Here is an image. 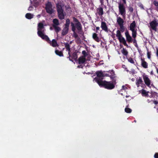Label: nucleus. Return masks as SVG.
Instances as JSON below:
<instances>
[{
    "label": "nucleus",
    "instance_id": "f257e3e1",
    "mask_svg": "<svg viewBox=\"0 0 158 158\" xmlns=\"http://www.w3.org/2000/svg\"><path fill=\"white\" fill-rule=\"evenodd\" d=\"M114 76L112 75L111 76V79L112 81H101L100 82L97 81L98 84L101 87H102L108 90L113 89L115 87V86L117 82L116 79H114Z\"/></svg>",
    "mask_w": 158,
    "mask_h": 158
},
{
    "label": "nucleus",
    "instance_id": "f03ea898",
    "mask_svg": "<svg viewBox=\"0 0 158 158\" xmlns=\"http://www.w3.org/2000/svg\"><path fill=\"white\" fill-rule=\"evenodd\" d=\"M73 19L74 23L72 22L71 23L72 31H75L76 29H77L79 34L81 35L82 36L84 35V33L82 30V25L81 23L75 17H73Z\"/></svg>",
    "mask_w": 158,
    "mask_h": 158
},
{
    "label": "nucleus",
    "instance_id": "7ed1b4c3",
    "mask_svg": "<svg viewBox=\"0 0 158 158\" xmlns=\"http://www.w3.org/2000/svg\"><path fill=\"white\" fill-rule=\"evenodd\" d=\"M56 6L58 16L59 19L61 20L64 19V16L66 15V14L65 12H64L63 8L64 7V5L62 4L61 2H58L56 3Z\"/></svg>",
    "mask_w": 158,
    "mask_h": 158
},
{
    "label": "nucleus",
    "instance_id": "20e7f679",
    "mask_svg": "<svg viewBox=\"0 0 158 158\" xmlns=\"http://www.w3.org/2000/svg\"><path fill=\"white\" fill-rule=\"evenodd\" d=\"M44 28V24L41 23H40L38 24V28L37 29V34L38 35L41 37L42 39L47 35H44V31H42L43 29Z\"/></svg>",
    "mask_w": 158,
    "mask_h": 158
},
{
    "label": "nucleus",
    "instance_id": "39448f33",
    "mask_svg": "<svg viewBox=\"0 0 158 158\" xmlns=\"http://www.w3.org/2000/svg\"><path fill=\"white\" fill-rule=\"evenodd\" d=\"M45 10L47 13L49 14H52L54 13V10L52 8V5L51 2L48 1L45 4Z\"/></svg>",
    "mask_w": 158,
    "mask_h": 158
},
{
    "label": "nucleus",
    "instance_id": "423d86ee",
    "mask_svg": "<svg viewBox=\"0 0 158 158\" xmlns=\"http://www.w3.org/2000/svg\"><path fill=\"white\" fill-rule=\"evenodd\" d=\"M97 77H95L94 79V81L98 83L97 81L99 82L102 80V77H104L103 73L102 71H98L95 73Z\"/></svg>",
    "mask_w": 158,
    "mask_h": 158
},
{
    "label": "nucleus",
    "instance_id": "0eeeda50",
    "mask_svg": "<svg viewBox=\"0 0 158 158\" xmlns=\"http://www.w3.org/2000/svg\"><path fill=\"white\" fill-rule=\"evenodd\" d=\"M42 39L46 40L50 44V45L53 47H58V46L57 42L55 39H53L51 41L50 40L49 38L47 35L45 36L44 38H43Z\"/></svg>",
    "mask_w": 158,
    "mask_h": 158
},
{
    "label": "nucleus",
    "instance_id": "6e6552de",
    "mask_svg": "<svg viewBox=\"0 0 158 158\" xmlns=\"http://www.w3.org/2000/svg\"><path fill=\"white\" fill-rule=\"evenodd\" d=\"M119 11L120 14L123 18L125 19L126 17V10L125 6L123 3H120L118 5Z\"/></svg>",
    "mask_w": 158,
    "mask_h": 158
},
{
    "label": "nucleus",
    "instance_id": "1a4fd4ad",
    "mask_svg": "<svg viewBox=\"0 0 158 158\" xmlns=\"http://www.w3.org/2000/svg\"><path fill=\"white\" fill-rule=\"evenodd\" d=\"M143 77L145 85L148 87L151 88L150 85L151 81L148 76L144 74L143 75Z\"/></svg>",
    "mask_w": 158,
    "mask_h": 158
},
{
    "label": "nucleus",
    "instance_id": "9d476101",
    "mask_svg": "<svg viewBox=\"0 0 158 158\" xmlns=\"http://www.w3.org/2000/svg\"><path fill=\"white\" fill-rule=\"evenodd\" d=\"M104 72H106V73H103V76L104 77H109L111 79V76L112 75L114 76V79H116L117 77L116 74L114 73V72L113 70H110L109 71L105 72L104 71Z\"/></svg>",
    "mask_w": 158,
    "mask_h": 158
},
{
    "label": "nucleus",
    "instance_id": "9b49d317",
    "mask_svg": "<svg viewBox=\"0 0 158 158\" xmlns=\"http://www.w3.org/2000/svg\"><path fill=\"white\" fill-rule=\"evenodd\" d=\"M150 25L151 27L155 31H157L156 27L158 26V23L157 22L156 20H154L150 23Z\"/></svg>",
    "mask_w": 158,
    "mask_h": 158
},
{
    "label": "nucleus",
    "instance_id": "f8f14e48",
    "mask_svg": "<svg viewBox=\"0 0 158 158\" xmlns=\"http://www.w3.org/2000/svg\"><path fill=\"white\" fill-rule=\"evenodd\" d=\"M125 34L127 42L129 43H132L133 41V39L132 37L129 34V31L127 30H126Z\"/></svg>",
    "mask_w": 158,
    "mask_h": 158
},
{
    "label": "nucleus",
    "instance_id": "ddd939ff",
    "mask_svg": "<svg viewBox=\"0 0 158 158\" xmlns=\"http://www.w3.org/2000/svg\"><path fill=\"white\" fill-rule=\"evenodd\" d=\"M101 27L102 30L108 32V28L105 22L102 21L101 22Z\"/></svg>",
    "mask_w": 158,
    "mask_h": 158
},
{
    "label": "nucleus",
    "instance_id": "4468645a",
    "mask_svg": "<svg viewBox=\"0 0 158 158\" xmlns=\"http://www.w3.org/2000/svg\"><path fill=\"white\" fill-rule=\"evenodd\" d=\"M141 65L144 68L147 69L148 68V63L145 60L144 58H141Z\"/></svg>",
    "mask_w": 158,
    "mask_h": 158
},
{
    "label": "nucleus",
    "instance_id": "2eb2a0df",
    "mask_svg": "<svg viewBox=\"0 0 158 158\" xmlns=\"http://www.w3.org/2000/svg\"><path fill=\"white\" fill-rule=\"evenodd\" d=\"M117 22L119 26H120L123 25L124 20H123L120 17H118L117 15Z\"/></svg>",
    "mask_w": 158,
    "mask_h": 158
},
{
    "label": "nucleus",
    "instance_id": "dca6fc26",
    "mask_svg": "<svg viewBox=\"0 0 158 158\" xmlns=\"http://www.w3.org/2000/svg\"><path fill=\"white\" fill-rule=\"evenodd\" d=\"M92 38L97 42H100V39L98 36V34L96 33H94L93 34Z\"/></svg>",
    "mask_w": 158,
    "mask_h": 158
},
{
    "label": "nucleus",
    "instance_id": "f3484780",
    "mask_svg": "<svg viewBox=\"0 0 158 158\" xmlns=\"http://www.w3.org/2000/svg\"><path fill=\"white\" fill-rule=\"evenodd\" d=\"M143 83V81L142 78L141 77H139L138 79H136V84L138 87L139 86V85L142 84Z\"/></svg>",
    "mask_w": 158,
    "mask_h": 158
},
{
    "label": "nucleus",
    "instance_id": "a211bd4d",
    "mask_svg": "<svg viewBox=\"0 0 158 158\" xmlns=\"http://www.w3.org/2000/svg\"><path fill=\"white\" fill-rule=\"evenodd\" d=\"M85 57L84 56H80L78 59V63L79 64H83L85 63Z\"/></svg>",
    "mask_w": 158,
    "mask_h": 158
},
{
    "label": "nucleus",
    "instance_id": "6ab92c4d",
    "mask_svg": "<svg viewBox=\"0 0 158 158\" xmlns=\"http://www.w3.org/2000/svg\"><path fill=\"white\" fill-rule=\"evenodd\" d=\"M69 28L64 27L62 30L61 35L62 36L66 35L68 32Z\"/></svg>",
    "mask_w": 158,
    "mask_h": 158
},
{
    "label": "nucleus",
    "instance_id": "aec40b11",
    "mask_svg": "<svg viewBox=\"0 0 158 158\" xmlns=\"http://www.w3.org/2000/svg\"><path fill=\"white\" fill-rule=\"evenodd\" d=\"M136 27V23L135 21H133L132 23H131L130 26V30L132 31L135 30V28Z\"/></svg>",
    "mask_w": 158,
    "mask_h": 158
},
{
    "label": "nucleus",
    "instance_id": "412c9836",
    "mask_svg": "<svg viewBox=\"0 0 158 158\" xmlns=\"http://www.w3.org/2000/svg\"><path fill=\"white\" fill-rule=\"evenodd\" d=\"M78 52V51L77 50H76L74 52H73L72 54V57H71L72 60L73 59L76 60L77 59V53Z\"/></svg>",
    "mask_w": 158,
    "mask_h": 158
},
{
    "label": "nucleus",
    "instance_id": "4be33fe9",
    "mask_svg": "<svg viewBox=\"0 0 158 158\" xmlns=\"http://www.w3.org/2000/svg\"><path fill=\"white\" fill-rule=\"evenodd\" d=\"M98 13L99 16H102L103 14V10L102 7H99L97 9Z\"/></svg>",
    "mask_w": 158,
    "mask_h": 158
},
{
    "label": "nucleus",
    "instance_id": "5701e85b",
    "mask_svg": "<svg viewBox=\"0 0 158 158\" xmlns=\"http://www.w3.org/2000/svg\"><path fill=\"white\" fill-rule=\"evenodd\" d=\"M148 93H149V91H146L145 90L142 89V90L141 94L143 96L146 97H149Z\"/></svg>",
    "mask_w": 158,
    "mask_h": 158
},
{
    "label": "nucleus",
    "instance_id": "b1692460",
    "mask_svg": "<svg viewBox=\"0 0 158 158\" xmlns=\"http://www.w3.org/2000/svg\"><path fill=\"white\" fill-rule=\"evenodd\" d=\"M150 94L151 95L149 96V97L151 98H155L156 97V96H157V93L156 92L153 91H151Z\"/></svg>",
    "mask_w": 158,
    "mask_h": 158
},
{
    "label": "nucleus",
    "instance_id": "393cba45",
    "mask_svg": "<svg viewBox=\"0 0 158 158\" xmlns=\"http://www.w3.org/2000/svg\"><path fill=\"white\" fill-rule=\"evenodd\" d=\"M56 54L60 56H63L64 55L62 51H59L58 50H56L55 51Z\"/></svg>",
    "mask_w": 158,
    "mask_h": 158
},
{
    "label": "nucleus",
    "instance_id": "a878e982",
    "mask_svg": "<svg viewBox=\"0 0 158 158\" xmlns=\"http://www.w3.org/2000/svg\"><path fill=\"white\" fill-rule=\"evenodd\" d=\"M121 52L122 53L124 56H127V55L128 54V51L126 50V49L123 48L121 50Z\"/></svg>",
    "mask_w": 158,
    "mask_h": 158
},
{
    "label": "nucleus",
    "instance_id": "bb28decb",
    "mask_svg": "<svg viewBox=\"0 0 158 158\" xmlns=\"http://www.w3.org/2000/svg\"><path fill=\"white\" fill-rule=\"evenodd\" d=\"M25 17L28 19H31L33 18V15L31 13H27L26 14Z\"/></svg>",
    "mask_w": 158,
    "mask_h": 158
},
{
    "label": "nucleus",
    "instance_id": "cd10ccee",
    "mask_svg": "<svg viewBox=\"0 0 158 158\" xmlns=\"http://www.w3.org/2000/svg\"><path fill=\"white\" fill-rule=\"evenodd\" d=\"M71 24L70 21L69 19H67L66 20L65 23L64 25V27L69 28V25Z\"/></svg>",
    "mask_w": 158,
    "mask_h": 158
},
{
    "label": "nucleus",
    "instance_id": "c85d7f7f",
    "mask_svg": "<svg viewBox=\"0 0 158 158\" xmlns=\"http://www.w3.org/2000/svg\"><path fill=\"white\" fill-rule=\"evenodd\" d=\"M53 26H57L59 24V21L57 19H54L53 20Z\"/></svg>",
    "mask_w": 158,
    "mask_h": 158
},
{
    "label": "nucleus",
    "instance_id": "c756f323",
    "mask_svg": "<svg viewBox=\"0 0 158 158\" xmlns=\"http://www.w3.org/2000/svg\"><path fill=\"white\" fill-rule=\"evenodd\" d=\"M121 32L119 30H118L116 31V36L118 38V39L123 37Z\"/></svg>",
    "mask_w": 158,
    "mask_h": 158
},
{
    "label": "nucleus",
    "instance_id": "7c9ffc66",
    "mask_svg": "<svg viewBox=\"0 0 158 158\" xmlns=\"http://www.w3.org/2000/svg\"><path fill=\"white\" fill-rule=\"evenodd\" d=\"M40 2V0H33V6L35 7L38 6Z\"/></svg>",
    "mask_w": 158,
    "mask_h": 158
},
{
    "label": "nucleus",
    "instance_id": "2f4dec72",
    "mask_svg": "<svg viewBox=\"0 0 158 158\" xmlns=\"http://www.w3.org/2000/svg\"><path fill=\"white\" fill-rule=\"evenodd\" d=\"M66 51H68V54L69 55V57H67V58H69V60L70 61H72L73 62V60H72V59L71 58V55L70 54V52H71L70 48H69L67 50H66Z\"/></svg>",
    "mask_w": 158,
    "mask_h": 158
},
{
    "label": "nucleus",
    "instance_id": "473e14b6",
    "mask_svg": "<svg viewBox=\"0 0 158 158\" xmlns=\"http://www.w3.org/2000/svg\"><path fill=\"white\" fill-rule=\"evenodd\" d=\"M53 27L54 28L56 32V33H57L61 30V29L60 27L57 26H53Z\"/></svg>",
    "mask_w": 158,
    "mask_h": 158
},
{
    "label": "nucleus",
    "instance_id": "72a5a7b5",
    "mask_svg": "<svg viewBox=\"0 0 158 158\" xmlns=\"http://www.w3.org/2000/svg\"><path fill=\"white\" fill-rule=\"evenodd\" d=\"M132 33V36L134 39H135L136 36V35H137V32H136V30H135L134 31H131Z\"/></svg>",
    "mask_w": 158,
    "mask_h": 158
},
{
    "label": "nucleus",
    "instance_id": "f704fd0d",
    "mask_svg": "<svg viewBox=\"0 0 158 158\" xmlns=\"http://www.w3.org/2000/svg\"><path fill=\"white\" fill-rule=\"evenodd\" d=\"M119 31L122 32H123L125 31L126 28L123 25L119 26Z\"/></svg>",
    "mask_w": 158,
    "mask_h": 158
},
{
    "label": "nucleus",
    "instance_id": "c9c22d12",
    "mask_svg": "<svg viewBox=\"0 0 158 158\" xmlns=\"http://www.w3.org/2000/svg\"><path fill=\"white\" fill-rule=\"evenodd\" d=\"M125 111L127 113H130L131 112L132 110L130 108L126 107L125 109Z\"/></svg>",
    "mask_w": 158,
    "mask_h": 158
},
{
    "label": "nucleus",
    "instance_id": "e433bc0d",
    "mask_svg": "<svg viewBox=\"0 0 158 158\" xmlns=\"http://www.w3.org/2000/svg\"><path fill=\"white\" fill-rule=\"evenodd\" d=\"M73 36L75 38H77V40H79V41H80V39L78 37V35L77 34V33L75 31H73Z\"/></svg>",
    "mask_w": 158,
    "mask_h": 158
},
{
    "label": "nucleus",
    "instance_id": "4c0bfd02",
    "mask_svg": "<svg viewBox=\"0 0 158 158\" xmlns=\"http://www.w3.org/2000/svg\"><path fill=\"white\" fill-rule=\"evenodd\" d=\"M64 45L65 46V47L66 49V50L70 48V44L68 43H65L64 44Z\"/></svg>",
    "mask_w": 158,
    "mask_h": 158
},
{
    "label": "nucleus",
    "instance_id": "58836bf2",
    "mask_svg": "<svg viewBox=\"0 0 158 158\" xmlns=\"http://www.w3.org/2000/svg\"><path fill=\"white\" fill-rule=\"evenodd\" d=\"M127 59L128 61L129 62H130V63H131V64H134V60L132 58L130 57L127 58Z\"/></svg>",
    "mask_w": 158,
    "mask_h": 158
},
{
    "label": "nucleus",
    "instance_id": "ea45409f",
    "mask_svg": "<svg viewBox=\"0 0 158 158\" xmlns=\"http://www.w3.org/2000/svg\"><path fill=\"white\" fill-rule=\"evenodd\" d=\"M151 52H149L148 51V52L147 53V55L148 58V59H151Z\"/></svg>",
    "mask_w": 158,
    "mask_h": 158
},
{
    "label": "nucleus",
    "instance_id": "a19ab883",
    "mask_svg": "<svg viewBox=\"0 0 158 158\" xmlns=\"http://www.w3.org/2000/svg\"><path fill=\"white\" fill-rule=\"evenodd\" d=\"M118 39L119 40V42L121 43H122L123 41L125 40L124 38L123 37L120 38Z\"/></svg>",
    "mask_w": 158,
    "mask_h": 158
},
{
    "label": "nucleus",
    "instance_id": "79ce46f5",
    "mask_svg": "<svg viewBox=\"0 0 158 158\" xmlns=\"http://www.w3.org/2000/svg\"><path fill=\"white\" fill-rule=\"evenodd\" d=\"M132 42H133V44H134L135 46L136 47H138V45H137V43L136 40L135 39H134L133 40V41Z\"/></svg>",
    "mask_w": 158,
    "mask_h": 158
},
{
    "label": "nucleus",
    "instance_id": "37998d69",
    "mask_svg": "<svg viewBox=\"0 0 158 158\" xmlns=\"http://www.w3.org/2000/svg\"><path fill=\"white\" fill-rule=\"evenodd\" d=\"M82 53L83 55V56H84V57H85L87 55V53L85 50L83 51Z\"/></svg>",
    "mask_w": 158,
    "mask_h": 158
},
{
    "label": "nucleus",
    "instance_id": "c03bdc74",
    "mask_svg": "<svg viewBox=\"0 0 158 158\" xmlns=\"http://www.w3.org/2000/svg\"><path fill=\"white\" fill-rule=\"evenodd\" d=\"M122 43L124 46H126L127 48H129V46L127 44V42H126V40H124V41H123V42Z\"/></svg>",
    "mask_w": 158,
    "mask_h": 158
},
{
    "label": "nucleus",
    "instance_id": "a18cd8bd",
    "mask_svg": "<svg viewBox=\"0 0 158 158\" xmlns=\"http://www.w3.org/2000/svg\"><path fill=\"white\" fill-rule=\"evenodd\" d=\"M122 43L124 46H126L127 48H129V46L127 44V42H126V40H124V41H123V42Z\"/></svg>",
    "mask_w": 158,
    "mask_h": 158
},
{
    "label": "nucleus",
    "instance_id": "49530a36",
    "mask_svg": "<svg viewBox=\"0 0 158 158\" xmlns=\"http://www.w3.org/2000/svg\"><path fill=\"white\" fill-rule=\"evenodd\" d=\"M153 4L156 6H158V2L156 1H154L153 2Z\"/></svg>",
    "mask_w": 158,
    "mask_h": 158
},
{
    "label": "nucleus",
    "instance_id": "de8ad7c7",
    "mask_svg": "<svg viewBox=\"0 0 158 158\" xmlns=\"http://www.w3.org/2000/svg\"><path fill=\"white\" fill-rule=\"evenodd\" d=\"M128 10L130 12L132 13L133 11V9L132 7H129L128 8Z\"/></svg>",
    "mask_w": 158,
    "mask_h": 158
},
{
    "label": "nucleus",
    "instance_id": "09e8293b",
    "mask_svg": "<svg viewBox=\"0 0 158 158\" xmlns=\"http://www.w3.org/2000/svg\"><path fill=\"white\" fill-rule=\"evenodd\" d=\"M33 9V8L32 6V5H30L29 7L28 8V10H29V11H31V10H32Z\"/></svg>",
    "mask_w": 158,
    "mask_h": 158
},
{
    "label": "nucleus",
    "instance_id": "8fccbe9b",
    "mask_svg": "<svg viewBox=\"0 0 158 158\" xmlns=\"http://www.w3.org/2000/svg\"><path fill=\"white\" fill-rule=\"evenodd\" d=\"M154 157L155 158H158V153H156L155 154Z\"/></svg>",
    "mask_w": 158,
    "mask_h": 158
},
{
    "label": "nucleus",
    "instance_id": "3c124183",
    "mask_svg": "<svg viewBox=\"0 0 158 158\" xmlns=\"http://www.w3.org/2000/svg\"><path fill=\"white\" fill-rule=\"evenodd\" d=\"M153 101V103L155 104V105L158 104V102L157 101L154 100V101Z\"/></svg>",
    "mask_w": 158,
    "mask_h": 158
},
{
    "label": "nucleus",
    "instance_id": "603ef678",
    "mask_svg": "<svg viewBox=\"0 0 158 158\" xmlns=\"http://www.w3.org/2000/svg\"><path fill=\"white\" fill-rule=\"evenodd\" d=\"M65 7L66 8V9H71V7L69 5H68L67 6H65Z\"/></svg>",
    "mask_w": 158,
    "mask_h": 158
},
{
    "label": "nucleus",
    "instance_id": "864d4df0",
    "mask_svg": "<svg viewBox=\"0 0 158 158\" xmlns=\"http://www.w3.org/2000/svg\"><path fill=\"white\" fill-rule=\"evenodd\" d=\"M100 29V27H96V32H98V31Z\"/></svg>",
    "mask_w": 158,
    "mask_h": 158
},
{
    "label": "nucleus",
    "instance_id": "5fc2aeb1",
    "mask_svg": "<svg viewBox=\"0 0 158 158\" xmlns=\"http://www.w3.org/2000/svg\"><path fill=\"white\" fill-rule=\"evenodd\" d=\"M100 2L101 3V5H103V0H100Z\"/></svg>",
    "mask_w": 158,
    "mask_h": 158
},
{
    "label": "nucleus",
    "instance_id": "6e6d98bb",
    "mask_svg": "<svg viewBox=\"0 0 158 158\" xmlns=\"http://www.w3.org/2000/svg\"><path fill=\"white\" fill-rule=\"evenodd\" d=\"M122 0L124 4H126V0Z\"/></svg>",
    "mask_w": 158,
    "mask_h": 158
},
{
    "label": "nucleus",
    "instance_id": "4d7b16f0",
    "mask_svg": "<svg viewBox=\"0 0 158 158\" xmlns=\"http://www.w3.org/2000/svg\"><path fill=\"white\" fill-rule=\"evenodd\" d=\"M156 55L158 57V48H156Z\"/></svg>",
    "mask_w": 158,
    "mask_h": 158
},
{
    "label": "nucleus",
    "instance_id": "13d9d810",
    "mask_svg": "<svg viewBox=\"0 0 158 158\" xmlns=\"http://www.w3.org/2000/svg\"><path fill=\"white\" fill-rule=\"evenodd\" d=\"M140 6L141 8H142V9H144L143 6V5H140Z\"/></svg>",
    "mask_w": 158,
    "mask_h": 158
},
{
    "label": "nucleus",
    "instance_id": "bf43d9fd",
    "mask_svg": "<svg viewBox=\"0 0 158 158\" xmlns=\"http://www.w3.org/2000/svg\"><path fill=\"white\" fill-rule=\"evenodd\" d=\"M122 88L123 89H125L127 88V87H125V86H122Z\"/></svg>",
    "mask_w": 158,
    "mask_h": 158
},
{
    "label": "nucleus",
    "instance_id": "052dcab7",
    "mask_svg": "<svg viewBox=\"0 0 158 158\" xmlns=\"http://www.w3.org/2000/svg\"><path fill=\"white\" fill-rule=\"evenodd\" d=\"M40 15H37V17H40Z\"/></svg>",
    "mask_w": 158,
    "mask_h": 158
},
{
    "label": "nucleus",
    "instance_id": "680f3d73",
    "mask_svg": "<svg viewBox=\"0 0 158 158\" xmlns=\"http://www.w3.org/2000/svg\"><path fill=\"white\" fill-rule=\"evenodd\" d=\"M30 2H31V4H32V2L31 1V0H30Z\"/></svg>",
    "mask_w": 158,
    "mask_h": 158
},
{
    "label": "nucleus",
    "instance_id": "e2e57ef3",
    "mask_svg": "<svg viewBox=\"0 0 158 158\" xmlns=\"http://www.w3.org/2000/svg\"><path fill=\"white\" fill-rule=\"evenodd\" d=\"M157 73H158V69H157Z\"/></svg>",
    "mask_w": 158,
    "mask_h": 158
},
{
    "label": "nucleus",
    "instance_id": "0e129e2a",
    "mask_svg": "<svg viewBox=\"0 0 158 158\" xmlns=\"http://www.w3.org/2000/svg\"><path fill=\"white\" fill-rule=\"evenodd\" d=\"M157 112H158V108L157 109Z\"/></svg>",
    "mask_w": 158,
    "mask_h": 158
},
{
    "label": "nucleus",
    "instance_id": "69168bd1",
    "mask_svg": "<svg viewBox=\"0 0 158 158\" xmlns=\"http://www.w3.org/2000/svg\"><path fill=\"white\" fill-rule=\"evenodd\" d=\"M72 43V42H70L69 43V44H71Z\"/></svg>",
    "mask_w": 158,
    "mask_h": 158
},
{
    "label": "nucleus",
    "instance_id": "338daca9",
    "mask_svg": "<svg viewBox=\"0 0 158 158\" xmlns=\"http://www.w3.org/2000/svg\"><path fill=\"white\" fill-rule=\"evenodd\" d=\"M78 67H79V68H80V66H78Z\"/></svg>",
    "mask_w": 158,
    "mask_h": 158
},
{
    "label": "nucleus",
    "instance_id": "774afa93",
    "mask_svg": "<svg viewBox=\"0 0 158 158\" xmlns=\"http://www.w3.org/2000/svg\"><path fill=\"white\" fill-rule=\"evenodd\" d=\"M126 98H127V97H128V96H126Z\"/></svg>",
    "mask_w": 158,
    "mask_h": 158
}]
</instances>
